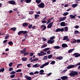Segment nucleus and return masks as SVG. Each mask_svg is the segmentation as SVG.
<instances>
[{
	"label": "nucleus",
	"instance_id": "obj_42",
	"mask_svg": "<svg viewBox=\"0 0 80 80\" xmlns=\"http://www.w3.org/2000/svg\"><path fill=\"white\" fill-rule=\"evenodd\" d=\"M55 61H52L51 62L50 64H51V65H53V64H55Z\"/></svg>",
	"mask_w": 80,
	"mask_h": 80
},
{
	"label": "nucleus",
	"instance_id": "obj_2",
	"mask_svg": "<svg viewBox=\"0 0 80 80\" xmlns=\"http://www.w3.org/2000/svg\"><path fill=\"white\" fill-rule=\"evenodd\" d=\"M78 75V71H72L69 74V75L71 77L75 76V75Z\"/></svg>",
	"mask_w": 80,
	"mask_h": 80
},
{
	"label": "nucleus",
	"instance_id": "obj_27",
	"mask_svg": "<svg viewBox=\"0 0 80 80\" xmlns=\"http://www.w3.org/2000/svg\"><path fill=\"white\" fill-rule=\"evenodd\" d=\"M75 16H76V15H74V16L72 15H70V18H75Z\"/></svg>",
	"mask_w": 80,
	"mask_h": 80
},
{
	"label": "nucleus",
	"instance_id": "obj_17",
	"mask_svg": "<svg viewBox=\"0 0 80 80\" xmlns=\"http://www.w3.org/2000/svg\"><path fill=\"white\" fill-rule=\"evenodd\" d=\"M62 47L63 48H65L66 47H68V45L66 43H63L62 44Z\"/></svg>",
	"mask_w": 80,
	"mask_h": 80
},
{
	"label": "nucleus",
	"instance_id": "obj_35",
	"mask_svg": "<svg viewBox=\"0 0 80 80\" xmlns=\"http://www.w3.org/2000/svg\"><path fill=\"white\" fill-rule=\"evenodd\" d=\"M48 59V57L47 56H46L44 57V58H43V60H47Z\"/></svg>",
	"mask_w": 80,
	"mask_h": 80
},
{
	"label": "nucleus",
	"instance_id": "obj_24",
	"mask_svg": "<svg viewBox=\"0 0 80 80\" xmlns=\"http://www.w3.org/2000/svg\"><path fill=\"white\" fill-rule=\"evenodd\" d=\"M56 59H57V60H62V59H63V57L62 56H60L56 58Z\"/></svg>",
	"mask_w": 80,
	"mask_h": 80
},
{
	"label": "nucleus",
	"instance_id": "obj_49",
	"mask_svg": "<svg viewBox=\"0 0 80 80\" xmlns=\"http://www.w3.org/2000/svg\"><path fill=\"white\" fill-rule=\"evenodd\" d=\"M15 73L16 72H15V71H12L10 73V75H12V74H15Z\"/></svg>",
	"mask_w": 80,
	"mask_h": 80
},
{
	"label": "nucleus",
	"instance_id": "obj_53",
	"mask_svg": "<svg viewBox=\"0 0 80 80\" xmlns=\"http://www.w3.org/2000/svg\"><path fill=\"white\" fill-rule=\"evenodd\" d=\"M44 67H45L44 64H43L42 65H41L40 67V68H43Z\"/></svg>",
	"mask_w": 80,
	"mask_h": 80
},
{
	"label": "nucleus",
	"instance_id": "obj_22",
	"mask_svg": "<svg viewBox=\"0 0 80 80\" xmlns=\"http://www.w3.org/2000/svg\"><path fill=\"white\" fill-rule=\"evenodd\" d=\"M10 30H11L12 31H13L14 32H15V31H16V30H17V28H12L10 29Z\"/></svg>",
	"mask_w": 80,
	"mask_h": 80
},
{
	"label": "nucleus",
	"instance_id": "obj_46",
	"mask_svg": "<svg viewBox=\"0 0 80 80\" xmlns=\"http://www.w3.org/2000/svg\"><path fill=\"white\" fill-rule=\"evenodd\" d=\"M78 33H79V31L77 30H76L74 31L75 34H77Z\"/></svg>",
	"mask_w": 80,
	"mask_h": 80
},
{
	"label": "nucleus",
	"instance_id": "obj_57",
	"mask_svg": "<svg viewBox=\"0 0 80 80\" xmlns=\"http://www.w3.org/2000/svg\"><path fill=\"white\" fill-rule=\"evenodd\" d=\"M75 28H76L77 29L78 28H79V26L76 25L75 26Z\"/></svg>",
	"mask_w": 80,
	"mask_h": 80
},
{
	"label": "nucleus",
	"instance_id": "obj_64",
	"mask_svg": "<svg viewBox=\"0 0 80 80\" xmlns=\"http://www.w3.org/2000/svg\"><path fill=\"white\" fill-rule=\"evenodd\" d=\"M42 40H43V42H45V41H46V40H47V39L44 38H43Z\"/></svg>",
	"mask_w": 80,
	"mask_h": 80
},
{
	"label": "nucleus",
	"instance_id": "obj_26",
	"mask_svg": "<svg viewBox=\"0 0 80 80\" xmlns=\"http://www.w3.org/2000/svg\"><path fill=\"white\" fill-rule=\"evenodd\" d=\"M77 6H78V4H74L72 5V7L73 8H75V7Z\"/></svg>",
	"mask_w": 80,
	"mask_h": 80
},
{
	"label": "nucleus",
	"instance_id": "obj_61",
	"mask_svg": "<svg viewBox=\"0 0 80 80\" xmlns=\"http://www.w3.org/2000/svg\"><path fill=\"white\" fill-rule=\"evenodd\" d=\"M77 43H80V39H77L76 40Z\"/></svg>",
	"mask_w": 80,
	"mask_h": 80
},
{
	"label": "nucleus",
	"instance_id": "obj_37",
	"mask_svg": "<svg viewBox=\"0 0 80 80\" xmlns=\"http://www.w3.org/2000/svg\"><path fill=\"white\" fill-rule=\"evenodd\" d=\"M65 32H67V31H68V27H66L64 28Z\"/></svg>",
	"mask_w": 80,
	"mask_h": 80
},
{
	"label": "nucleus",
	"instance_id": "obj_14",
	"mask_svg": "<svg viewBox=\"0 0 80 80\" xmlns=\"http://www.w3.org/2000/svg\"><path fill=\"white\" fill-rule=\"evenodd\" d=\"M24 78H26L27 80H32V78L31 77H29L28 75H25L24 76Z\"/></svg>",
	"mask_w": 80,
	"mask_h": 80
},
{
	"label": "nucleus",
	"instance_id": "obj_10",
	"mask_svg": "<svg viewBox=\"0 0 80 80\" xmlns=\"http://www.w3.org/2000/svg\"><path fill=\"white\" fill-rule=\"evenodd\" d=\"M66 18L67 17H64L62 18H60L58 22H62V21H64Z\"/></svg>",
	"mask_w": 80,
	"mask_h": 80
},
{
	"label": "nucleus",
	"instance_id": "obj_8",
	"mask_svg": "<svg viewBox=\"0 0 80 80\" xmlns=\"http://www.w3.org/2000/svg\"><path fill=\"white\" fill-rule=\"evenodd\" d=\"M53 22H52L48 25V26L47 27L48 28H52V26H53Z\"/></svg>",
	"mask_w": 80,
	"mask_h": 80
},
{
	"label": "nucleus",
	"instance_id": "obj_19",
	"mask_svg": "<svg viewBox=\"0 0 80 80\" xmlns=\"http://www.w3.org/2000/svg\"><path fill=\"white\" fill-rule=\"evenodd\" d=\"M38 58H35L33 59H32L31 61V62H35V61H38Z\"/></svg>",
	"mask_w": 80,
	"mask_h": 80
},
{
	"label": "nucleus",
	"instance_id": "obj_13",
	"mask_svg": "<svg viewBox=\"0 0 80 80\" xmlns=\"http://www.w3.org/2000/svg\"><path fill=\"white\" fill-rule=\"evenodd\" d=\"M54 42H55V41H54V40H48L47 42V43H49L50 44H52V43H54Z\"/></svg>",
	"mask_w": 80,
	"mask_h": 80
},
{
	"label": "nucleus",
	"instance_id": "obj_40",
	"mask_svg": "<svg viewBox=\"0 0 80 80\" xmlns=\"http://www.w3.org/2000/svg\"><path fill=\"white\" fill-rule=\"evenodd\" d=\"M52 54H50V55H49L48 56V59H50V58H51L52 57Z\"/></svg>",
	"mask_w": 80,
	"mask_h": 80
},
{
	"label": "nucleus",
	"instance_id": "obj_33",
	"mask_svg": "<svg viewBox=\"0 0 80 80\" xmlns=\"http://www.w3.org/2000/svg\"><path fill=\"white\" fill-rule=\"evenodd\" d=\"M34 16H35V18L36 19L37 18H38V17L39 16H40V15L38 14H35Z\"/></svg>",
	"mask_w": 80,
	"mask_h": 80
},
{
	"label": "nucleus",
	"instance_id": "obj_12",
	"mask_svg": "<svg viewBox=\"0 0 80 80\" xmlns=\"http://www.w3.org/2000/svg\"><path fill=\"white\" fill-rule=\"evenodd\" d=\"M68 77L67 76H63L61 77V79L62 80H67V79H68Z\"/></svg>",
	"mask_w": 80,
	"mask_h": 80
},
{
	"label": "nucleus",
	"instance_id": "obj_48",
	"mask_svg": "<svg viewBox=\"0 0 80 80\" xmlns=\"http://www.w3.org/2000/svg\"><path fill=\"white\" fill-rule=\"evenodd\" d=\"M15 74H12L10 76V78H14Z\"/></svg>",
	"mask_w": 80,
	"mask_h": 80
},
{
	"label": "nucleus",
	"instance_id": "obj_3",
	"mask_svg": "<svg viewBox=\"0 0 80 80\" xmlns=\"http://www.w3.org/2000/svg\"><path fill=\"white\" fill-rule=\"evenodd\" d=\"M28 32L26 31H21L18 32V35H20L23 33V35H25V34H27V33Z\"/></svg>",
	"mask_w": 80,
	"mask_h": 80
},
{
	"label": "nucleus",
	"instance_id": "obj_45",
	"mask_svg": "<svg viewBox=\"0 0 80 80\" xmlns=\"http://www.w3.org/2000/svg\"><path fill=\"white\" fill-rule=\"evenodd\" d=\"M55 38V36H52L50 38V40H52Z\"/></svg>",
	"mask_w": 80,
	"mask_h": 80
},
{
	"label": "nucleus",
	"instance_id": "obj_56",
	"mask_svg": "<svg viewBox=\"0 0 80 80\" xmlns=\"http://www.w3.org/2000/svg\"><path fill=\"white\" fill-rule=\"evenodd\" d=\"M28 28H31L32 27V24L30 25L29 26H28Z\"/></svg>",
	"mask_w": 80,
	"mask_h": 80
},
{
	"label": "nucleus",
	"instance_id": "obj_6",
	"mask_svg": "<svg viewBox=\"0 0 80 80\" xmlns=\"http://www.w3.org/2000/svg\"><path fill=\"white\" fill-rule=\"evenodd\" d=\"M64 31V28H58L55 31L56 32H63Z\"/></svg>",
	"mask_w": 80,
	"mask_h": 80
},
{
	"label": "nucleus",
	"instance_id": "obj_5",
	"mask_svg": "<svg viewBox=\"0 0 80 80\" xmlns=\"http://www.w3.org/2000/svg\"><path fill=\"white\" fill-rule=\"evenodd\" d=\"M38 7L39 8H43L45 7V4L43 2H42L41 3L39 4L38 5Z\"/></svg>",
	"mask_w": 80,
	"mask_h": 80
},
{
	"label": "nucleus",
	"instance_id": "obj_32",
	"mask_svg": "<svg viewBox=\"0 0 80 80\" xmlns=\"http://www.w3.org/2000/svg\"><path fill=\"white\" fill-rule=\"evenodd\" d=\"M4 71L5 69L3 68L2 69H0V72H3Z\"/></svg>",
	"mask_w": 80,
	"mask_h": 80
},
{
	"label": "nucleus",
	"instance_id": "obj_62",
	"mask_svg": "<svg viewBox=\"0 0 80 80\" xmlns=\"http://www.w3.org/2000/svg\"><path fill=\"white\" fill-rule=\"evenodd\" d=\"M34 74H38V73H39V72L38 71H36L34 72Z\"/></svg>",
	"mask_w": 80,
	"mask_h": 80
},
{
	"label": "nucleus",
	"instance_id": "obj_29",
	"mask_svg": "<svg viewBox=\"0 0 80 80\" xmlns=\"http://www.w3.org/2000/svg\"><path fill=\"white\" fill-rule=\"evenodd\" d=\"M54 48L55 49H59V48H60V47L59 46H55L54 47Z\"/></svg>",
	"mask_w": 80,
	"mask_h": 80
},
{
	"label": "nucleus",
	"instance_id": "obj_58",
	"mask_svg": "<svg viewBox=\"0 0 80 80\" xmlns=\"http://www.w3.org/2000/svg\"><path fill=\"white\" fill-rule=\"evenodd\" d=\"M13 70V68H9V71L11 72V71H12V70Z\"/></svg>",
	"mask_w": 80,
	"mask_h": 80
},
{
	"label": "nucleus",
	"instance_id": "obj_36",
	"mask_svg": "<svg viewBox=\"0 0 80 80\" xmlns=\"http://www.w3.org/2000/svg\"><path fill=\"white\" fill-rule=\"evenodd\" d=\"M68 12H66L64 14H63L62 15H63V16H67V15H68Z\"/></svg>",
	"mask_w": 80,
	"mask_h": 80
},
{
	"label": "nucleus",
	"instance_id": "obj_31",
	"mask_svg": "<svg viewBox=\"0 0 80 80\" xmlns=\"http://www.w3.org/2000/svg\"><path fill=\"white\" fill-rule=\"evenodd\" d=\"M8 45H13V42L12 41H9L8 42Z\"/></svg>",
	"mask_w": 80,
	"mask_h": 80
},
{
	"label": "nucleus",
	"instance_id": "obj_16",
	"mask_svg": "<svg viewBox=\"0 0 80 80\" xmlns=\"http://www.w3.org/2000/svg\"><path fill=\"white\" fill-rule=\"evenodd\" d=\"M39 72H39L40 75H45V73H43L44 71L43 70H41Z\"/></svg>",
	"mask_w": 80,
	"mask_h": 80
},
{
	"label": "nucleus",
	"instance_id": "obj_23",
	"mask_svg": "<svg viewBox=\"0 0 80 80\" xmlns=\"http://www.w3.org/2000/svg\"><path fill=\"white\" fill-rule=\"evenodd\" d=\"M36 2L38 4H39V3H40L42 2V0H36Z\"/></svg>",
	"mask_w": 80,
	"mask_h": 80
},
{
	"label": "nucleus",
	"instance_id": "obj_63",
	"mask_svg": "<svg viewBox=\"0 0 80 80\" xmlns=\"http://www.w3.org/2000/svg\"><path fill=\"white\" fill-rule=\"evenodd\" d=\"M50 51H48L46 52V53L47 54H50Z\"/></svg>",
	"mask_w": 80,
	"mask_h": 80
},
{
	"label": "nucleus",
	"instance_id": "obj_30",
	"mask_svg": "<svg viewBox=\"0 0 80 80\" xmlns=\"http://www.w3.org/2000/svg\"><path fill=\"white\" fill-rule=\"evenodd\" d=\"M47 47V45L44 44V45H43L42 46H41V48H45V47Z\"/></svg>",
	"mask_w": 80,
	"mask_h": 80
},
{
	"label": "nucleus",
	"instance_id": "obj_21",
	"mask_svg": "<svg viewBox=\"0 0 80 80\" xmlns=\"http://www.w3.org/2000/svg\"><path fill=\"white\" fill-rule=\"evenodd\" d=\"M75 50V48H73L72 49H71L68 51V53H70L71 52H73V51H74V50Z\"/></svg>",
	"mask_w": 80,
	"mask_h": 80
},
{
	"label": "nucleus",
	"instance_id": "obj_39",
	"mask_svg": "<svg viewBox=\"0 0 80 80\" xmlns=\"http://www.w3.org/2000/svg\"><path fill=\"white\" fill-rule=\"evenodd\" d=\"M9 37H10V35H7L5 37V39H8V38Z\"/></svg>",
	"mask_w": 80,
	"mask_h": 80
},
{
	"label": "nucleus",
	"instance_id": "obj_44",
	"mask_svg": "<svg viewBox=\"0 0 80 80\" xmlns=\"http://www.w3.org/2000/svg\"><path fill=\"white\" fill-rule=\"evenodd\" d=\"M30 57H32L33 56V52H30L29 53Z\"/></svg>",
	"mask_w": 80,
	"mask_h": 80
},
{
	"label": "nucleus",
	"instance_id": "obj_20",
	"mask_svg": "<svg viewBox=\"0 0 80 80\" xmlns=\"http://www.w3.org/2000/svg\"><path fill=\"white\" fill-rule=\"evenodd\" d=\"M28 24L27 22H25L22 24V26L24 27H27L28 26Z\"/></svg>",
	"mask_w": 80,
	"mask_h": 80
},
{
	"label": "nucleus",
	"instance_id": "obj_54",
	"mask_svg": "<svg viewBox=\"0 0 80 80\" xmlns=\"http://www.w3.org/2000/svg\"><path fill=\"white\" fill-rule=\"evenodd\" d=\"M12 64H13V62H11L9 64V67H12Z\"/></svg>",
	"mask_w": 80,
	"mask_h": 80
},
{
	"label": "nucleus",
	"instance_id": "obj_4",
	"mask_svg": "<svg viewBox=\"0 0 80 80\" xmlns=\"http://www.w3.org/2000/svg\"><path fill=\"white\" fill-rule=\"evenodd\" d=\"M38 56H43V55H47V53L46 52H44L43 51H41L40 53H38Z\"/></svg>",
	"mask_w": 80,
	"mask_h": 80
},
{
	"label": "nucleus",
	"instance_id": "obj_59",
	"mask_svg": "<svg viewBox=\"0 0 80 80\" xmlns=\"http://www.w3.org/2000/svg\"><path fill=\"white\" fill-rule=\"evenodd\" d=\"M33 13H34L33 11H30L29 13V14H30V15H31L32 14H33Z\"/></svg>",
	"mask_w": 80,
	"mask_h": 80
},
{
	"label": "nucleus",
	"instance_id": "obj_43",
	"mask_svg": "<svg viewBox=\"0 0 80 80\" xmlns=\"http://www.w3.org/2000/svg\"><path fill=\"white\" fill-rule=\"evenodd\" d=\"M47 21H48V22H47V25H48V23H50V22H51V21H50V20H49V19L47 20Z\"/></svg>",
	"mask_w": 80,
	"mask_h": 80
},
{
	"label": "nucleus",
	"instance_id": "obj_1",
	"mask_svg": "<svg viewBox=\"0 0 80 80\" xmlns=\"http://www.w3.org/2000/svg\"><path fill=\"white\" fill-rule=\"evenodd\" d=\"M26 48H24L23 50H21L20 51L21 54H23L24 55H27L29 54V52H26Z\"/></svg>",
	"mask_w": 80,
	"mask_h": 80
},
{
	"label": "nucleus",
	"instance_id": "obj_51",
	"mask_svg": "<svg viewBox=\"0 0 80 80\" xmlns=\"http://www.w3.org/2000/svg\"><path fill=\"white\" fill-rule=\"evenodd\" d=\"M42 23H47V21H46V20H43V21H42Z\"/></svg>",
	"mask_w": 80,
	"mask_h": 80
},
{
	"label": "nucleus",
	"instance_id": "obj_55",
	"mask_svg": "<svg viewBox=\"0 0 80 80\" xmlns=\"http://www.w3.org/2000/svg\"><path fill=\"white\" fill-rule=\"evenodd\" d=\"M29 75H33H33H34V73H33V72H31L30 73H29Z\"/></svg>",
	"mask_w": 80,
	"mask_h": 80
},
{
	"label": "nucleus",
	"instance_id": "obj_47",
	"mask_svg": "<svg viewBox=\"0 0 80 80\" xmlns=\"http://www.w3.org/2000/svg\"><path fill=\"white\" fill-rule=\"evenodd\" d=\"M22 71V70L21 69H18V70L16 71V72H21Z\"/></svg>",
	"mask_w": 80,
	"mask_h": 80
},
{
	"label": "nucleus",
	"instance_id": "obj_9",
	"mask_svg": "<svg viewBox=\"0 0 80 80\" xmlns=\"http://www.w3.org/2000/svg\"><path fill=\"white\" fill-rule=\"evenodd\" d=\"M73 55H74L75 57L77 58L80 57V54L78 52L75 53L73 54Z\"/></svg>",
	"mask_w": 80,
	"mask_h": 80
},
{
	"label": "nucleus",
	"instance_id": "obj_52",
	"mask_svg": "<svg viewBox=\"0 0 80 80\" xmlns=\"http://www.w3.org/2000/svg\"><path fill=\"white\" fill-rule=\"evenodd\" d=\"M74 41L72 42V43H76V42H77V40L76 39H74Z\"/></svg>",
	"mask_w": 80,
	"mask_h": 80
},
{
	"label": "nucleus",
	"instance_id": "obj_50",
	"mask_svg": "<svg viewBox=\"0 0 80 80\" xmlns=\"http://www.w3.org/2000/svg\"><path fill=\"white\" fill-rule=\"evenodd\" d=\"M20 65H22V64H18L17 65V68H19V66H20Z\"/></svg>",
	"mask_w": 80,
	"mask_h": 80
},
{
	"label": "nucleus",
	"instance_id": "obj_28",
	"mask_svg": "<svg viewBox=\"0 0 80 80\" xmlns=\"http://www.w3.org/2000/svg\"><path fill=\"white\" fill-rule=\"evenodd\" d=\"M63 40H66L67 39V38H68V36H64L63 37Z\"/></svg>",
	"mask_w": 80,
	"mask_h": 80
},
{
	"label": "nucleus",
	"instance_id": "obj_15",
	"mask_svg": "<svg viewBox=\"0 0 80 80\" xmlns=\"http://www.w3.org/2000/svg\"><path fill=\"white\" fill-rule=\"evenodd\" d=\"M74 67H75L74 65H70L67 67V68L68 69H70V68H74Z\"/></svg>",
	"mask_w": 80,
	"mask_h": 80
},
{
	"label": "nucleus",
	"instance_id": "obj_60",
	"mask_svg": "<svg viewBox=\"0 0 80 80\" xmlns=\"http://www.w3.org/2000/svg\"><path fill=\"white\" fill-rule=\"evenodd\" d=\"M27 67H29V68H30V67H31V64H28L27 65Z\"/></svg>",
	"mask_w": 80,
	"mask_h": 80
},
{
	"label": "nucleus",
	"instance_id": "obj_34",
	"mask_svg": "<svg viewBox=\"0 0 80 80\" xmlns=\"http://www.w3.org/2000/svg\"><path fill=\"white\" fill-rule=\"evenodd\" d=\"M25 1H26V3H30L31 2V0H25Z\"/></svg>",
	"mask_w": 80,
	"mask_h": 80
},
{
	"label": "nucleus",
	"instance_id": "obj_18",
	"mask_svg": "<svg viewBox=\"0 0 80 80\" xmlns=\"http://www.w3.org/2000/svg\"><path fill=\"white\" fill-rule=\"evenodd\" d=\"M60 25L61 27H65V22H62L60 23Z\"/></svg>",
	"mask_w": 80,
	"mask_h": 80
},
{
	"label": "nucleus",
	"instance_id": "obj_25",
	"mask_svg": "<svg viewBox=\"0 0 80 80\" xmlns=\"http://www.w3.org/2000/svg\"><path fill=\"white\" fill-rule=\"evenodd\" d=\"M27 58L25 57V58H21V59L23 61V62H25L26 60H27Z\"/></svg>",
	"mask_w": 80,
	"mask_h": 80
},
{
	"label": "nucleus",
	"instance_id": "obj_41",
	"mask_svg": "<svg viewBox=\"0 0 80 80\" xmlns=\"http://www.w3.org/2000/svg\"><path fill=\"white\" fill-rule=\"evenodd\" d=\"M49 64V62H47L45 63L44 64V66H47V65H48Z\"/></svg>",
	"mask_w": 80,
	"mask_h": 80
},
{
	"label": "nucleus",
	"instance_id": "obj_7",
	"mask_svg": "<svg viewBox=\"0 0 80 80\" xmlns=\"http://www.w3.org/2000/svg\"><path fill=\"white\" fill-rule=\"evenodd\" d=\"M45 24H43L41 26L40 28L41 29H42V31H44L45 30H46V28H47V27L45 26Z\"/></svg>",
	"mask_w": 80,
	"mask_h": 80
},
{
	"label": "nucleus",
	"instance_id": "obj_38",
	"mask_svg": "<svg viewBox=\"0 0 80 80\" xmlns=\"http://www.w3.org/2000/svg\"><path fill=\"white\" fill-rule=\"evenodd\" d=\"M33 67L35 68V67H39V65H38L37 64H36L33 65Z\"/></svg>",
	"mask_w": 80,
	"mask_h": 80
},
{
	"label": "nucleus",
	"instance_id": "obj_11",
	"mask_svg": "<svg viewBox=\"0 0 80 80\" xmlns=\"http://www.w3.org/2000/svg\"><path fill=\"white\" fill-rule=\"evenodd\" d=\"M8 2L9 3H10V4H11V5H15L16 2L14 1H9Z\"/></svg>",
	"mask_w": 80,
	"mask_h": 80
}]
</instances>
